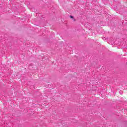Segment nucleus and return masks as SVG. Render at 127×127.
Instances as JSON below:
<instances>
[{"label": "nucleus", "instance_id": "nucleus-1", "mask_svg": "<svg viewBox=\"0 0 127 127\" xmlns=\"http://www.w3.org/2000/svg\"><path fill=\"white\" fill-rule=\"evenodd\" d=\"M69 17H70V18H74V17L72 15L69 16Z\"/></svg>", "mask_w": 127, "mask_h": 127}]
</instances>
